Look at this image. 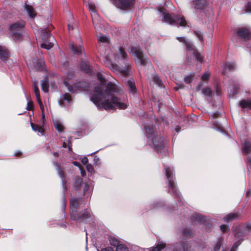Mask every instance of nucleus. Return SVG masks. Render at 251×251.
Segmentation results:
<instances>
[{
  "label": "nucleus",
  "instance_id": "nucleus-44",
  "mask_svg": "<svg viewBox=\"0 0 251 251\" xmlns=\"http://www.w3.org/2000/svg\"><path fill=\"white\" fill-rule=\"evenodd\" d=\"M220 228L222 232L226 233L229 231L228 227L225 225H221Z\"/></svg>",
  "mask_w": 251,
  "mask_h": 251
},
{
  "label": "nucleus",
  "instance_id": "nucleus-39",
  "mask_svg": "<svg viewBox=\"0 0 251 251\" xmlns=\"http://www.w3.org/2000/svg\"><path fill=\"white\" fill-rule=\"evenodd\" d=\"M62 100H66L68 103H70L72 101L71 95L69 93H65L62 96Z\"/></svg>",
  "mask_w": 251,
  "mask_h": 251
},
{
  "label": "nucleus",
  "instance_id": "nucleus-47",
  "mask_svg": "<svg viewBox=\"0 0 251 251\" xmlns=\"http://www.w3.org/2000/svg\"><path fill=\"white\" fill-rule=\"evenodd\" d=\"M86 168L88 172L91 173L94 172V168L91 164H87Z\"/></svg>",
  "mask_w": 251,
  "mask_h": 251
},
{
  "label": "nucleus",
  "instance_id": "nucleus-34",
  "mask_svg": "<svg viewBox=\"0 0 251 251\" xmlns=\"http://www.w3.org/2000/svg\"><path fill=\"white\" fill-rule=\"evenodd\" d=\"M82 182V179L81 177H80L79 176L76 177L75 178V182H74V184H73L74 187L76 190L79 189L81 185Z\"/></svg>",
  "mask_w": 251,
  "mask_h": 251
},
{
  "label": "nucleus",
  "instance_id": "nucleus-38",
  "mask_svg": "<svg viewBox=\"0 0 251 251\" xmlns=\"http://www.w3.org/2000/svg\"><path fill=\"white\" fill-rule=\"evenodd\" d=\"M36 99H37V100L38 101V103L39 104V106H40V107L41 108V110L42 111V118H45V114L44 113V106H43V104L42 103V102L41 101V100L40 99V96H38V97H36Z\"/></svg>",
  "mask_w": 251,
  "mask_h": 251
},
{
  "label": "nucleus",
  "instance_id": "nucleus-16",
  "mask_svg": "<svg viewBox=\"0 0 251 251\" xmlns=\"http://www.w3.org/2000/svg\"><path fill=\"white\" fill-rule=\"evenodd\" d=\"M127 57V54L125 49L122 47H119L116 50L114 58L117 62L120 60L125 61Z\"/></svg>",
  "mask_w": 251,
  "mask_h": 251
},
{
  "label": "nucleus",
  "instance_id": "nucleus-15",
  "mask_svg": "<svg viewBox=\"0 0 251 251\" xmlns=\"http://www.w3.org/2000/svg\"><path fill=\"white\" fill-rule=\"evenodd\" d=\"M114 5L121 9H127L134 4L135 0H112Z\"/></svg>",
  "mask_w": 251,
  "mask_h": 251
},
{
  "label": "nucleus",
  "instance_id": "nucleus-60",
  "mask_svg": "<svg viewBox=\"0 0 251 251\" xmlns=\"http://www.w3.org/2000/svg\"><path fill=\"white\" fill-rule=\"evenodd\" d=\"M81 172V175L82 176H85V170L81 167V169H79Z\"/></svg>",
  "mask_w": 251,
  "mask_h": 251
},
{
  "label": "nucleus",
  "instance_id": "nucleus-26",
  "mask_svg": "<svg viewBox=\"0 0 251 251\" xmlns=\"http://www.w3.org/2000/svg\"><path fill=\"white\" fill-rule=\"evenodd\" d=\"M24 8L30 18L34 19L36 17L37 13L32 6L25 3L24 5Z\"/></svg>",
  "mask_w": 251,
  "mask_h": 251
},
{
  "label": "nucleus",
  "instance_id": "nucleus-43",
  "mask_svg": "<svg viewBox=\"0 0 251 251\" xmlns=\"http://www.w3.org/2000/svg\"><path fill=\"white\" fill-rule=\"evenodd\" d=\"M210 76V73L209 71L205 72L201 76V79L204 81H208Z\"/></svg>",
  "mask_w": 251,
  "mask_h": 251
},
{
  "label": "nucleus",
  "instance_id": "nucleus-37",
  "mask_svg": "<svg viewBox=\"0 0 251 251\" xmlns=\"http://www.w3.org/2000/svg\"><path fill=\"white\" fill-rule=\"evenodd\" d=\"M181 233L185 237H188L192 234V230L188 228H184L181 230Z\"/></svg>",
  "mask_w": 251,
  "mask_h": 251
},
{
  "label": "nucleus",
  "instance_id": "nucleus-7",
  "mask_svg": "<svg viewBox=\"0 0 251 251\" xmlns=\"http://www.w3.org/2000/svg\"><path fill=\"white\" fill-rule=\"evenodd\" d=\"M247 231H251V226L249 227H242L241 226H237L233 230V233L237 242L234 243L230 251H234L235 249L240 244L243 240V237Z\"/></svg>",
  "mask_w": 251,
  "mask_h": 251
},
{
  "label": "nucleus",
  "instance_id": "nucleus-46",
  "mask_svg": "<svg viewBox=\"0 0 251 251\" xmlns=\"http://www.w3.org/2000/svg\"><path fill=\"white\" fill-rule=\"evenodd\" d=\"M215 93L217 95L220 96L222 94V88L218 85L215 86Z\"/></svg>",
  "mask_w": 251,
  "mask_h": 251
},
{
  "label": "nucleus",
  "instance_id": "nucleus-53",
  "mask_svg": "<svg viewBox=\"0 0 251 251\" xmlns=\"http://www.w3.org/2000/svg\"><path fill=\"white\" fill-rule=\"evenodd\" d=\"M118 66L116 64H111V66L110 67V68L113 70V71L114 72H116V71L118 70Z\"/></svg>",
  "mask_w": 251,
  "mask_h": 251
},
{
  "label": "nucleus",
  "instance_id": "nucleus-11",
  "mask_svg": "<svg viewBox=\"0 0 251 251\" xmlns=\"http://www.w3.org/2000/svg\"><path fill=\"white\" fill-rule=\"evenodd\" d=\"M70 45L72 51L75 54L82 55L84 54L85 55V50L82 46V40L79 35L78 36L76 43L71 42Z\"/></svg>",
  "mask_w": 251,
  "mask_h": 251
},
{
  "label": "nucleus",
  "instance_id": "nucleus-21",
  "mask_svg": "<svg viewBox=\"0 0 251 251\" xmlns=\"http://www.w3.org/2000/svg\"><path fill=\"white\" fill-rule=\"evenodd\" d=\"M126 85L128 87V92L130 95H135L137 92V89L135 86V81L131 78L127 80Z\"/></svg>",
  "mask_w": 251,
  "mask_h": 251
},
{
  "label": "nucleus",
  "instance_id": "nucleus-12",
  "mask_svg": "<svg viewBox=\"0 0 251 251\" xmlns=\"http://www.w3.org/2000/svg\"><path fill=\"white\" fill-rule=\"evenodd\" d=\"M74 73L72 71H68L65 76L63 77V84L68 88V90L71 93L75 92L79 88V85L77 83L70 85L68 80H71L74 77Z\"/></svg>",
  "mask_w": 251,
  "mask_h": 251
},
{
  "label": "nucleus",
  "instance_id": "nucleus-29",
  "mask_svg": "<svg viewBox=\"0 0 251 251\" xmlns=\"http://www.w3.org/2000/svg\"><path fill=\"white\" fill-rule=\"evenodd\" d=\"M41 89L43 92L45 93L48 92L49 84L47 79L45 78L41 81Z\"/></svg>",
  "mask_w": 251,
  "mask_h": 251
},
{
  "label": "nucleus",
  "instance_id": "nucleus-45",
  "mask_svg": "<svg viewBox=\"0 0 251 251\" xmlns=\"http://www.w3.org/2000/svg\"><path fill=\"white\" fill-rule=\"evenodd\" d=\"M245 10L247 12H250V13H251V2H248L245 4Z\"/></svg>",
  "mask_w": 251,
  "mask_h": 251
},
{
  "label": "nucleus",
  "instance_id": "nucleus-25",
  "mask_svg": "<svg viewBox=\"0 0 251 251\" xmlns=\"http://www.w3.org/2000/svg\"><path fill=\"white\" fill-rule=\"evenodd\" d=\"M236 64L234 62H227L222 66L223 73L225 74L227 70L232 72L235 69Z\"/></svg>",
  "mask_w": 251,
  "mask_h": 251
},
{
  "label": "nucleus",
  "instance_id": "nucleus-52",
  "mask_svg": "<svg viewBox=\"0 0 251 251\" xmlns=\"http://www.w3.org/2000/svg\"><path fill=\"white\" fill-rule=\"evenodd\" d=\"M34 93H35L36 97H38V96H40L39 90L38 87L35 85H34Z\"/></svg>",
  "mask_w": 251,
  "mask_h": 251
},
{
  "label": "nucleus",
  "instance_id": "nucleus-9",
  "mask_svg": "<svg viewBox=\"0 0 251 251\" xmlns=\"http://www.w3.org/2000/svg\"><path fill=\"white\" fill-rule=\"evenodd\" d=\"M41 35L44 42L41 44V47L48 50L52 48L53 46L52 41L54 40V39L50 33V29L47 28L43 29Z\"/></svg>",
  "mask_w": 251,
  "mask_h": 251
},
{
  "label": "nucleus",
  "instance_id": "nucleus-8",
  "mask_svg": "<svg viewBox=\"0 0 251 251\" xmlns=\"http://www.w3.org/2000/svg\"><path fill=\"white\" fill-rule=\"evenodd\" d=\"M130 52L135 57V62L137 65L140 66H145L148 64V59L139 47H131Z\"/></svg>",
  "mask_w": 251,
  "mask_h": 251
},
{
  "label": "nucleus",
  "instance_id": "nucleus-50",
  "mask_svg": "<svg viewBox=\"0 0 251 251\" xmlns=\"http://www.w3.org/2000/svg\"><path fill=\"white\" fill-rule=\"evenodd\" d=\"M184 81L187 83H190L192 81V76L191 75H186L184 77Z\"/></svg>",
  "mask_w": 251,
  "mask_h": 251
},
{
  "label": "nucleus",
  "instance_id": "nucleus-33",
  "mask_svg": "<svg viewBox=\"0 0 251 251\" xmlns=\"http://www.w3.org/2000/svg\"><path fill=\"white\" fill-rule=\"evenodd\" d=\"M165 247V244L162 242H159L156 247L152 248L151 251H161Z\"/></svg>",
  "mask_w": 251,
  "mask_h": 251
},
{
  "label": "nucleus",
  "instance_id": "nucleus-19",
  "mask_svg": "<svg viewBox=\"0 0 251 251\" xmlns=\"http://www.w3.org/2000/svg\"><path fill=\"white\" fill-rule=\"evenodd\" d=\"M191 220L195 223L201 224H204L207 222L206 217L197 213L192 215Z\"/></svg>",
  "mask_w": 251,
  "mask_h": 251
},
{
  "label": "nucleus",
  "instance_id": "nucleus-14",
  "mask_svg": "<svg viewBox=\"0 0 251 251\" xmlns=\"http://www.w3.org/2000/svg\"><path fill=\"white\" fill-rule=\"evenodd\" d=\"M242 151L244 155L251 154V141L247 140L242 143ZM247 167L251 169V156L246 160Z\"/></svg>",
  "mask_w": 251,
  "mask_h": 251
},
{
  "label": "nucleus",
  "instance_id": "nucleus-36",
  "mask_svg": "<svg viewBox=\"0 0 251 251\" xmlns=\"http://www.w3.org/2000/svg\"><path fill=\"white\" fill-rule=\"evenodd\" d=\"M202 93L205 96L210 97L212 96V90L210 87H206L202 89Z\"/></svg>",
  "mask_w": 251,
  "mask_h": 251
},
{
  "label": "nucleus",
  "instance_id": "nucleus-64",
  "mask_svg": "<svg viewBox=\"0 0 251 251\" xmlns=\"http://www.w3.org/2000/svg\"><path fill=\"white\" fill-rule=\"evenodd\" d=\"M180 130V127L178 126H176L175 128V130L176 132H178Z\"/></svg>",
  "mask_w": 251,
  "mask_h": 251
},
{
  "label": "nucleus",
  "instance_id": "nucleus-6",
  "mask_svg": "<svg viewBox=\"0 0 251 251\" xmlns=\"http://www.w3.org/2000/svg\"><path fill=\"white\" fill-rule=\"evenodd\" d=\"M165 171V176L168 182L169 188L172 190L173 194L175 196L178 202L183 204L182 198L176 186L175 178L174 177L173 170L167 165H163Z\"/></svg>",
  "mask_w": 251,
  "mask_h": 251
},
{
  "label": "nucleus",
  "instance_id": "nucleus-17",
  "mask_svg": "<svg viewBox=\"0 0 251 251\" xmlns=\"http://www.w3.org/2000/svg\"><path fill=\"white\" fill-rule=\"evenodd\" d=\"M91 16L94 27L96 30L99 31L102 27V21L99 15L96 11H93V12L91 13Z\"/></svg>",
  "mask_w": 251,
  "mask_h": 251
},
{
  "label": "nucleus",
  "instance_id": "nucleus-27",
  "mask_svg": "<svg viewBox=\"0 0 251 251\" xmlns=\"http://www.w3.org/2000/svg\"><path fill=\"white\" fill-rule=\"evenodd\" d=\"M239 105L242 108L251 109V100H242L239 101Z\"/></svg>",
  "mask_w": 251,
  "mask_h": 251
},
{
  "label": "nucleus",
  "instance_id": "nucleus-22",
  "mask_svg": "<svg viewBox=\"0 0 251 251\" xmlns=\"http://www.w3.org/2000/svg\"><path fill=\"white\" fill-rule=\"evenodd\" d=\"M187 50L188 51H192L193 54L195 57L197 61L199 62H202L203 60V57L201 56V55L196 51L193 47L191 46L190 44L187 43Z\"/></svg>",
  "mask_w": 251,
  "mask_h": 251
},
{
  "label": "nucleus",
  "instance_id": "nucleus-40",
  "mask_svg": "<svg viewBox=\"0 0 251 251\" xmlns=\"http://www.w3.org/2000/svg\"><path fill=\"white\" fill-rule=\"evenodd\" d=\"M222 241L221 238H219L214 248V251H219L221 248V244Z\"/></svg>",
  "mask_w": 251,
  "mask_h": 251
},
{
  "label": "nucleus",
  "instance_id": "nucleus-51",
  "mask_svg": "<svg viewBox=\"0 0 251 251\" xmlns=\"http://www.w3.org/2000/svg\"><path fill=\"white\" fill-rule=\"evenodd\" d=\"M44 65L45 63L43 61H40L37 64L36 67L39 69L43 70L44 68Z\"/></svg>",
  "mask_w": 251,
  "mask_h": 251
},
{
  "label": "nucleus",
  "instance_id": "nucleus-23",
  "mask_svg": "<svg viewBox=\"0 0 251 251\" xmlns=\"http://www.w3.org/2000/svg\"><path fill=\"white\" fill-rule=\"evenodd\" d=\"M98 251H114L111 247H106L105 248H102L100 250L97 249ZM116 251H128V249L127 247L122 243H121L119 246H117L116 249Z\"/></svg>",
  "mask_w": 251,
  "mask_h": 251
},
{
  "label": "nucleus",
  "instance_id": "nucleus-5",
  "mask_svg": "<svg viewBox=\"0 0 251 251\" xmlns=\"http://www.w3.org/2000/svg\"><path fill=\"white\" fill-rule=\"evenodd\" d=\"M25 23L23 20H20L10 24L8 26L9 34L15 41L21 40L25 31Z\"/></svg>",
  "mask_w": 251,
  "mask_h": 251
},
{
  "label": "nucleus",
  "instance_id": "nucleus-4",
  "mask_svg": "<svg viewBox=\"0 0 251 251\" xmlns=\"http://www.w3.org/2000/svg\"><path fill=\"white\" fill-rule=\"evenodd\" d=\"M160 16L162 17V21L172 25L189 26L187 22L183 16L175 15L168 13L166 9L160 8L159 10Z\"/></svg>",
  "mask_w": 251,
  "mask_h": 251
},
{
  "label": "nucleus",
  "instance_id": "nucleus-18",
  "mask_svg": "<svg viewBox=\"0 0 251 251\" xmlns=\"http://www.w3.org/2000/svg\"><path fill=\"white\" fill-rule=\"evenodd\" d=\"M239 89V84L236 81L233 82L229 88V97L233 98L238 93Z\"/></svg>",
  "mask_w": 251,
  "mask_h": 251
},
{
  "label": "nucleus",
  "instance_id": "nucleus-1",
  "mask_svg": "<svg viewBox=\"0 0 251 251\" xmlns=\"http://www.w3.org/2000/svg\"><path fill=\"white\" fill-rule=\"evenodd\" d=\"M97 76L100 83L95 87L90 100L98 108L107 110L126 108V98L123 90L111 81L105 85L106 80L101 73H98Z\"/></svg>",
  "mask_w": 251,
  "mask_h": 251
},
{
  "label": "nucleus",
  "instance_id": "nucleus-41",
  "mask_svg": "<svg viewBox=\"0 0 251 251\" xmlns=\"http://www.w3.org/2000/svg\"><path fill=\"white\" fill-rule=\"evenodd\" d=\"M98 40L100 42L106 43L108 42V38L106 36L101 34L98 36Z\"/></svg>",
  "mask_w": 251,
  "mask_h": 251
},
{
  "label": "nucleus",
  "instance_id": "nucleus-59",
  "mask_svg": "<svg viewBox=\"0 0 251 251\" xmlns=\"http://www.w3.org/2000/svg\"><path fill=\"white\" fill-rule=\"evenodd\" d=\"M246 197L247 198H250L251 196V189H248L247 192H246Z\"/></svg>",
  "mask_w": 251,
  "mask_h": 251
},
{
  "label": "nucleus",
  "instance_id": "nucleus-48",
  "mask_svg": "<svg viewBox=\"0 0 251 251\" xmlns=\"http://www.w3.org/2000/svg\"><path fill=\"white\" fill-rule=\"evenodd\" d=\"M177 40H178L180 42L184 43L185 44L186 47H187V43L189 44L187 42L184 37H177Z\"/></svg>",
  "mask_w": 251,
  "mask_h": 251
},
{
  "label": "nucleus",
  "instance_id": "nucleus-10",
  "mask_svg": "<svg viewBox=\"0 0 251 251\" xmlns=\"http://www.w3.org/2000/svg\"><path fill=\"white\" fill-rule=\"evenodd\" d=\"M53 164L55 166L56 169L57 171L58 175L60 177L62 180V187L63 189V205L62 209L64 211L66 207V201L65 199V193L67 190V181L66 180L65 176L64 175L63 172L61 170V168L58 165V163L56 161L53 162Z\"/></svg>",
  "mask_w": 251,
  "mask_h": 251
},
{
  "label": "nucleus",
  "instance_id": "nucleus-62",
  "mask_svg": "<svg viewBox=\"0 0 251 251\" xmlns=\"http://www.w3.org/2000/svg\"><path fill=\"white\" fill-rule=\"evenodd\" d=\"M22 154V152L18 151H16L15 152V155L16 156H20Z\"/></svg>",
  "mask_w": 251,
  "mask_h": 251
},
{
  "label": "nucleus",
  "instance_id": "nucleus-61",
  "mask_svg": "<svg viewBox=\"0 0 251 251\" xmlns=\"http://www.w3.org/2000/svg\"><path fill=\"white\" fill-rule=\"evenodd\" d=\"M70 139L68 140V149L69 151H71L72 150V143L70 142Z\"/></svg>",
  "mask_w": 251,
  "mask_h": 251
},
{
  "label": "nucleus",
  "instance_id": "nucleus-56",
  "mask_svg": "<svg viewBox=\"0 0 251 251\" xmlns=\"http://www.w3.org/2000/svg\"><path fill=\"white\" fill-rule=\"evenodd\" d=\"M73 164L75 166H77L78 167L79 169H81V168L82 167L81 165L80 164V163L78 162H77V161H73Z\"/></svg>",
  "mask_w": 251,
  "mask_h": 251
},
{
  "label": "nucleus",
  "instance_id": "nucleus-49",
  "mask_svg": "<svg viewBox=\"0 0 251 251\" xmlns=\"http://www.w3.org/2000/svg\"><path fill=\"white\" fill-rule=\"evenodd\" d=\"M195 34L202 44L203 43V40L202 34L200 32H195Z\"/></svg>",
  "mask_w": 251,
  "mask_h": 251
},
{
  "label": "nucleus",
  "instance_id": "nucleus-55",
  "mask_svg": "<svg viewBox=\"0 0 251 251\" xmlns=\"http://www.w3.org/2000/svg\"><path fill=\"white\" fill-rule=\"evenodd\" d=\"M88 6L89 10L91 12V13L93 12V11H96L95 6L92 4L89 3Z\"/></svg>",
  "mask_w": 251,
  "mask_h": 251
},
{
  "label": "nucleus",
  "instance_id": "nucleus-42",
  "mask_svg": "<svg viewBox=\"0 0 251 251\" xmlns=\"http://www.w3.org/2000/svg\"><path fill=\"white\" fill-rule=\"evenodd\" d=\"M153 81H154V82L156 85H157L159 87H162V81L158 76H155L154 77Z\"/></svg>",
  "mask_w": 251,
  "mask_h": 251
},
{
  "label": "nucleus",
  "instance_id": "nucleus-31",
  "mask_svg": "<svg viewBox=\"0 0 251 251\" xmlns=\"http://www.w3.org/2000/svg\"><path fill=\"white\" fill-rule=\"evenodd\" d=\"M80 70L86 73H89L90 71L89 65L85 61H82L80 66Z\"/></svg>",
  "mask_w": 251,
  "mask_h": 251
},
{
  "label": "nucleus",
  "instance_id": "nucleus-63",
  "mask_svg": "<svg viewBox=\"0 0 251 251\" xmlns=\"http://www.w3.org/2000/svg\"><path fill=\"white\" fill-rule=\"evenodd\" d=\"M69 65V63L68 62H66L63 64V67H64L65 69H67V67Z\"/></svg>",
  "mask_w": 251,
  "mask_h": 251
},
{
  "label": "nucleus",
  "instance_id": "nucleus-35",
  "mask_svg": "<svg viewBox=\"0 0 251 251\" xmlns=\"http://www.w3.org/2000/svg\"><path fill=\"white\" fill-rule=\"evenodd\" d=\"M110 244L111 246L117 248V246H119L121 242H120L117 238L114 237H111L109 239Z\"/></svg>",
  "mask_w": 251,
  "mask_h": 251
},
{
  "label": "nucleus",
  "instance_id": "nucleus-58",
  "mask_svg": "<svg viewBox=\"0 0 251 251\" xmlns=\"http://www.w3.org/2000/svg\"><path fill=\"white\" fill-rule=\"evenodd\" d=\"M32 107V104L30 103L29 102H28L27 104L26 109L27 110H31Z\"/></svg>",
  "mask_w": 251,
  "mask_h": 251
},
{
  "label": "nucleus",
  "instance_id": "nucleus-57",
  "mask_svg": "<svg viewBox=\"0 0 251 251\" xmlns=\"http://www.w3.org/2000/svg\"><path fill=\"white\" fill-rule=\"evenodd\" d=\"M161 204H161V202H157L156 203H154L152 205V208H157V207L161 206Z\"/></svg>",
  "mask_w": 251,
  "mask_h": 251
},
{
  "label": "nucleus",
  "instance_id": "nucleus-30",
  "mask_svg": "<svg viewBox=\"0 0 251 251\" xmlns=\"http://www.w3.org/2000/svg\"><path fill=\"white\" fill-rule=\"evenodd\" d=\"M31 126L32 127V130H34V131L40 133L41 135H43L44 134V129L39 126L31 123Z\"/></svg>",
  "mask_w": 251,
  "mask_h": 251
},
{
  "label": "nucleus",
  "instance_id": "nucleus-28",
  "mask_svg": "<svg viewBox=\"0 0 251 251\" xmlns=\"http://www.w3.org/2000/svg\"><path fill=\"white\" fill-rule=\"evenodd\" d=\"M239 217V215L237 213H231L227 215L224 218V220L226 222H229L236 219Z\"/></svg>",
  "mask_w": 251,
  "mask_h": 251
},
{
  "label": "nucleus",
  "instance_id": "nucleus-54",
  "mask_svg": "<svg viewBox=\"0 0 251 251\" xmlns=\"http://www.w3.org/2000/svg\"><path fill=\"white\" fill-rule=\"evenodd\" d=\"M81 161L83 165H86L88 162V158L86 156H84L81 159Z\"/></svg>",
  "mask_w": 251,
  "mask_h": 251
},
{
  "label": "nucleus",
  "instance_id": "nucleus-24",
  "mask_svg": "<svg viewBox=\"0 0 251 251\" xmlns=\"http://www.w3.org/2000/svg\"><path fill=\"white\" fill-rule=\"evenodd\" d=\"M193 4L195 9L202 10L207 5V2L206 0H193Z\"/></svg>",
  "mask_w": 251,
  "mask_h": 251
},
{
  "label": "nucleus",
  "instance_id": "nucleus-2",
  "mask_svg": "<svg viewBox=\"0 0 251 251\" xmlns=\"http://www.w3.org/2000/svg\"><path fill=\"white\" fill-rule=\"evenodd\" d=\"M144 128L148 138V143L149 146L153 148L158 154L163 155L166 154L167 149L165 146L164 138L158 136L157 132H155L152 125L147 124L144 125Z\"/></svg>",
  "mask_w": 251,
  "mask_h": 251
},
{
  "label": "nucleus",
  "instance_id": "nucleus-32",
  "mask_svg": "<svg viewBox=\"0 0 251 251\" xmlns=\"http://www.w3.org/2000/svg\"><path fill=\"white\" fill-rule=\"evenodd\" d=\"M53 124L55 128L59 132H61L63 131L64 129V126L62 125V123L58 120H54Z\"/></svg>",
  "mask_w": 251,
  "mask_h": 251
},
{
  "label": "nucleus",
  "instance_id": "nucleus-20",
  "mask_svg": "<svg viewBox=\"0 0 251 251\" xmlns=\"http://www.w3.org/2000/svg\"><path fill=\"white\" fill-rule=\"evenodd\" d=\"M9 57V51L5 47L0 45V58L5 62L8 60Z\"/></svg>",
  "mask_w": 251,
  "mask_h": 251
},
{
  "label": "nucleus",
  "instance_id": "nucleus-13",
  "mask_svg": "<svg viewBox=\"0 0 251 251\" xmlns=\"http://www.w3.org/2000/svg\"><path fill=\"white\" fill-rule=\"evenodd\" d=\"M233 34L244 41H248L251 39V32L250 29L245 27H238L234 29Z\"/></svg>",
  "mask_w": 251,
  "mask_h": 251
},
{
  "label": "nucleus",
  "instance_id": "nucleus-3",
  "mask_svg": "<svg viewBox=\"0 0 251 251\" xmlns=\"http://www.w3.org/2000/svg\"><path fill=\"white\" fill-rule=\"evenodd\" d=\"M84 201L82 198L75 197H73L70 200L71 218L76 223L83 222L91 217L89 212L83 208Z\"/></svg>",
  "mask_w": 251,
  "mask_h": 251
}]
</instances>
